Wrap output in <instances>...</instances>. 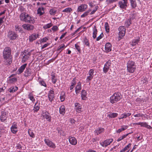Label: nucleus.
<instances>
[{
	"label": "nucleus",
	"instance_id": "aec40b11",
	"mask_svg": "<svg viewBox=\"0 0 152 152\" xmlns=\"http://www.w3.org/2000/svg\"><path fill=\"white\" fill-rule=\"evenodd\" d=\"M11 130L12 132L15 134L17 132L18 129L17 128V125L15 122H14L11 127Z\"/></svg>",
	"mask_w": 152,
	"mask_h": 152
},
{
	"label": "nucleus",
	"instance_id": "423d86ee",
	"mask_svg": "<svg viewBox=\"0 0 152 152\" xmlns=\"http://www.w3.org/2000/svg\"><path fill=\"white\" fill-rule=\"evenodd\" d=\"M44 142L45 144L49 147L53 149L56 148V144L49 139H45L44 140Z\"/></svg>",
	"mask_w": 152,
	"mask_h": 152
},
{
	"label": "nucleus",
	"instance_id": "864d4df0",
	"mask_svg": "<svg viewBox=\"0 0 152 152\" xmlns=\"http://www.w3.org/2000/svg\"><path fill=\"white\" fill-rule=\"evenodd\" d=\"M65 47L64 44L61 45V46L58 47V50L61 51H62L64 48H65Z\"/></svg>",
	"mask_w": 152,
	"mask_h": 152
},
{
	"label": "nucleus",
	"instance_id": "cd10ccee",
	"mask_svg": "<svg viewBox=\"0 0 152 152\" xmlns=\"http://www.w3.org/2000/svg\"><path fill=\"white\" fill-rule=\"evenodd\" d=\"M128 127V126L127 125H122L121 126V128L117 130L116 132L118 133H120L121 132L127 129Z\"/></svg>",
	"mask_w": 152,
	"mask_h": 152
},
{
	"label": "nucleus",
	"instance_id": "5fc2aeb1",
	"mask_svg": "<svg viewBox=\"0 0 152 152\" xmlns=\"http://www.w3.org/2000/svg\"><path fill=\"white\" fill-rule=\"evenodd\" d=\"M76 83V78H74L73 80H72L71 85L74 86Z\"/></svg>",
	"mask_w": 152,
	"mask_h": 152
},
{
	"label": "nucleus",
	"instance_id": "f257e3e1",
	"mask_svg": "<svg viewBox=\"0 0 152 152\" xmlns=\"http://www.w3.org/2000/svg\"><path fill=\"white\" fill-rule=\"evenodd\" d=\"M11 53V50L9 47L5 48L3 51V56L6 65L10 64L12 62V57Z\"/></svg>",
	"mask_w": 152,
	"mask_h": 152
},
{
	"label": "nucleus",
	"instance_id": "58836bf2",
	"mask_svg": "<svg viewBox=\"0 0 152 152\" xmlns=\"http://www.w3.org/2000/svg\"><path fill=\"white\" fill-rule=\"evenodd\" d=\"M104 131V129L103 128H100L96 130L95 131V133L96 134H97L98 135L103 132Z\"/></svg>",
	"mask_w": 152,
	"mask_h": 152
},
{
	"label": "nucleus",
	"instance_id": "20e7f679",
	"mask_svg": "<svg viewBox=\"0 0 152 152\" xmlns=\"http://www.w3.org/2000/svg\"><path fill=\"white\" fill-rule=\"evenodd\" d=\"M121 97L120 93H115L110 97V102L112 104L115 103L120 100Z\"/></svg>",
	"mask_w": 152,
	"mask_h": 152
},
{
	"label": "nucleus",
	"instance_id": "49530a36",
	"mask_svg": "<svg viewBox=\"0 0 152 152\" xmlns=\"http://www.w3.org/2000/svg\"><path fill=\"white\" fill-rule=\"evenodd\" d=\"M128 135V134H126L122 136H121L117 140V141L118 142H119L120 141H121V140H123L125 137H126Z\"/></svg>",
	"mask_w": 152,
	"mask_h": 152
},
{
	"label": "nucleus",
	"instance_id": "e2e57ef3",
	"mask_svg": "<svg viewBox=\"0 0 152 152\" xmlns=\"http://www.w3.org/2000/svg\"><path fill=\"white\" fill-rule=\"evenodd\" d=\"M98 8V7L97 6L96 7L95 9L91 12L90 13V15H92V14H94V13L97 10Z\"/></svg>",
	"mask_w": 152,
	"mask_h": 152
},
{
	"label": "nucleus",
	"instance_id": "412c9836",
	"mask_svg": "<svg viewBox=\"0 0 152 152\" xmlns=\"http://www.w3.org/2000/svg\"><path fill=\"white\" fill-rule=\"evenodd\" d=\"M75 91L76 94H78L79 93L81 89V83L80 82L77 83V85L75 88Z\"/></svg>",
	"mask_w": 152,
	"mask_h": 152
},
{
	"label": "nucleus",
	"instance_id": "5701e85b",
	"mask_svg": "<svg viewBox=\"0 0 152 152\" xmlns=\"http://www.w3.org/2000/svg\"><path fill=\"white\" fill-rule=\"evenodd\" d=\"M26 66L27 64H25L22 65L19 68L17 71L18 74H19L22 72L26 67Z\"/></svg>",
	"mask_w": 152,
	"mask_h": 152
},
{
	"label": "nucleus",
	"instance_id": "f03ea898",
	"mask_svg": "<svg viewBox=\"0 0 152 152\" xmlns=\"http://www.w3.org/2000/svg\"><path fill=\"white\" fill-rule=\"evenodd\" d=\"M19 17L20 20L21 21L26 23H34L35 22L34 18L26 12L21 13Z\"/></svg>",
	"mask_w": 152,
	"mask_h": 152
},
{
	"label": "nucleus",
	"instance_id": "a878e982",
	"mask_svg": "<svg viewBox=\"0 0 152 152\" xmlns=\"http://www.w3.org/2000/svg\"><path fill=\"white\" fill-rule=\"evenodd\" d=\"M128 3L122 2V1H120L119 2L118 4L120 7L122 9H124L126 8L127 6V4Z\"/></svg>",
	"mask_w": 152,
	"mask_h": 152
},
{
	"label": "nucleus",
	"instance_id": "c03bdc74",
	"mask_svg": "<svg viewBox=\"0 0 152 152\" xmlns=\"http://www.w3.org/2000/svg\"><path fill=\"white\" fill-rule=\"evenodd\" d=\"M134 116L135 117H142V119L144 118H145V115L141 113H138L134 115Z\"/></svg>",
	"mask_w": 152,
	"mask_h": 152
},
{
	"label": "nucleus",
	"instance_id": "2eb2a0df",
	"mask_svg": "<svg viewBox=\"0 0 152 152\" xmlns=\"http://www.w3.org/2000/svg\"><path fill=\"white\" fill-rule=\"evenodd\" d=\"M23 28L28 31L32 30L34 28V26L32 25L25 24L22 25Z\"/></svg>",
	"mask_w": 152,
	"mask_h": 152
},
{
	"label": "nucleus",
	"instance_id": "0eeeda50",
	"mask_svg": "<svg viewBox=\"0 0 152 152\" xmlns=\"http://www.w3.org/2000/svg\"><path fill=\"white\" fill-rule=\"evenodd\" d=\"M118 30L119 31V37L121 39L125 35L126 29L124 26H121L118 28Z\"/></svg>",
	"mask_w": 152,
	"mask_h": 152
},
{
	"label": "nucleus",
	"instance_id": "e433bc0d",
	"mask_svg": "<svg viewBox=\"0 0 152 152\" xmlns=\"http://www.w3.org/2000/svg\"><path fill=\"white\" fill-rule=\"evenodd\" d=\"M132 144L131 143H129L124 148L122 149L120 152H125V151L128 150L129 148L131 146Z\"/></svg>",
	"mask_w": 152,
	"mask_h": 152
},
{
	"label": "nucleus",
	"instance_id": "9d476101",
	"mask_svg": "<svg viewBox=\"0 0 152 152\" xmlns=\"http://www.w3.org/2000/svg\"><path fill=\"white\" fill-rule=\"evenodd\" d=\"M42 116L44 119H46L48 121L50 122L51 121V116L49 113L47 112H43L42 114Z\"/></svg>",
	"mask_w": 152,
	"mask_h": 152
},
{
	"label": "nucleus",
	"instance_id": "de8ad7c7",
	"mask_svg": "<svg viewBox=\"0 0 152 152\" xmlns=\"http://www.w3.org/2000/svg\"><path fill=\"white\" fill-rule=\"evenodd\" d=\"M28 132L29 134V136L32 138H34L35 137V135L34 133L32 132L31 130L29 129L28 131Z\"/></svg>",
	"mask_w": 152,
	"mask_h": 152
},
{
	"label": "nucleus",
	"instance_id": "bf43d9fd",
	"mask_svg": "<svg viewBox=\"0 0 152 152\" xmlns=\"http://www.w3.org/2000/svg\"><path fill=\"white\" fill-rule=\"evenodd\" d=\"M52 83H53L54 84L55 83H56V80L55 78V76L54 75H52Z\"/></svg>",
	"mask_w": 152,
	"mask_h": 152
},
{
	"label": "nucleus",
	"instance_id": "dca6fc26",
	"mask_svg": "<svg viewBox=\"0 0 152 152\" xmlns=\"http://www.w3.org/2000/svg\"><path fill=\"white\" fill-rule=\"evenodd\" d=\"M136 124L137 125H140L142 127H145L149 129H152V127L150 125H148L147 123L146 122H140L137 123V124Z\"/></svg>",
	"mask_w": 152,
	"mask_h": 152
},
{
	"label": "nucleus",
	"instance_id": "b1692460",
	"mask_svg": "<svg viewBox=\"0 0 152 152\" xmlns=\"http://www.w3.org/2000/svg\"><path fill=\"white\" fill-rule=\"evenodd\" d=\"M7 118L6 113L4 111L1 112V115L0 117L1 120L2 122H4Z\"/></svg>",
	"mask_w": 152,
	"mask_h": 152
},
{
	"label": "nucleus",
	"instance_id": "c85d7f7f",
	"mask_svg": "<svg viewBox=\"0 0 152 152\" xmlns=\"http://www.w3.org/2000/svg\"><path fill=\"white\" fill-rule=\"evenodd\" d=\"M45 13L44 9L43 7H39L37 10V14L40 16L42 15Z\"/></svg>",
	"mask_w": 152,
	"mask_h": 152
},
{
	"label": "nucleus",
	"instance_id": "2f4dec72",
	"mask_svg": "<svg viewBox=\"0 0 152 152\" xmlns=\"http://www.w3.org/2000/svg\"><path fill=\"white\" fill-rule=\"evenodd\" d=\"M140 41V39L139 37H138L137 39H134L133 40L132 42L131 45L132 46H134L136 44H137Z\"/></svg>",
	"mask_w": 152,
	"mask_h": 152
},
{
	"label": "nucleus",
	"instance_id": "393cba45",
	"mask_svg": "<svg viewBox=\"0 0 152 152\" xmlns=\"http://www.w3.org/2000/svg\"><path fill=\"white\" fill-rule=\"evenodd\" d=\"M87 93L86 91L82 90L81 93V97L83 100H86L87 99L86 96Z\"/></svg>",
	"mask_w": 152,
	"mask_h": 152
},
{
	"label": "nucleus",
	"instance_id": "09e8293b",
	"mask_svg": "<svg viewBox=\"0 0 152 152\" xmlns=\"http://www.w3.org/2000/svg\"><path fill=\"white\" fill-rule=\"evenodd\" d=\"M56 10L52 9L50 10L49 12L51 15H54L56 14Z\"/></svg>",
	"mask_w": 152,
	"mask_h": 152
},
{
	"label": "nucleus",
	"instance_id": "a19ab883",
	"mask_svg": "<svg viewBox=\"0 0 152 152\" xmlns=\"http://www.w3.org/2000/svg\"><path fill=\"white\" fill-rule=\"evenodd\" d=\"M53 25L51 23H48L47 24L43 26V28L45 29H46L48 28H50Z\"/></svg>",
	"mask_w": 152,
	"mask_h": 152
},
{
	"label": "nucleus",
	"instance_id": "9b49d317",
	"mask_svg": "<svg viewBox=\"0 0 152 152\" xmlns=\"http://www.w3.org/2000/svg\"><path fill=\"white\" fill-rule=\"evenodd\" d=\"M88 8V5L86 4H82L79 6L77 9L78 12H83L86 10Z\"/></svg>",
	"mask_w": 152,
	"mask_h": 152
},
{
	"label": "nucleus",
	"instance_id": "680f3d73",
	"mask_svg": "<svg viewBox=\"0 0 152 152\" xmlns=\"http://www.w3.org/2000/svg\"><path fill=\"white\" fill-rule=\"evenodd\" d=\"M52 29L54 31H56L58 29V28L57 26H53L52 27Z\"/></svg>",
	"mask_w": 152,
	"mask_h": 152
},
{
	"label": "nucleus",
	"instance_id": "f704fd0d",
	"mask_svg": "<svg viewBox=\"0 0 152 152\" xmlns=\"http://www.w3.org/2000/svg\"><path fill=\"white\" fill-rule=\"evenodd\" d=\"M18 89V88L16 86H12L8 90L10 93H13L16 91Z\"/></svg>",
	"mask_w": 152,
	"mask_h": 152
},
{
	"label": "nucleus",
	"instance_id": "6ab92c4d",
	"mask_svg": "<svg viewBox=\"0 0 152 152\" xmlns=\"http://www.w3.org/2000/svg\"><path fill=\"white\" fill-rule=\"evenodd\" d=\"M8 36L11 39H15L17 37V34L12 31H10L8 32Z\"/></svg>",
	"mask_w": 152,
	"mask_h": 152
},
{
	"label": "nucleus",
	"instance_id": "3c124183",
	"mask_svg": "<svg viewBox=\"0 0 152 152\" xmlns=\"http://www.w3.org/2000/svg\"><path fill=\"white\" fill-rule=\"evenodd\" d=\"M39 84L41 86H43L44 87H46V85L45 82L42 80H39Z\"/></svg>",
	"mask_w": 152,
	"mask_h": 152
},
{
	"label": "nucleus",
	"instance_id": "8fccbe9b",
	"mask_svg": "<svg viewBox=\"0 0 152 152\" xmlns=\"http://www.w3.org/2000/svg\"><path fill=\"white\" fill-rule=\"evenodd\" d=\"M48 37H45L41 39L40 40V42L41 44L43 43L46 42L48 40Z\"/></svg>",
	"mask_w": 152,
	"mask_h": 152
},
{
	"label": "nucleus",
	"instance_id": "79ce46f5",
	"mask_svg": "<svg viewBox=\"0 0 152 152\" xmlns=\"http://www.w3.org/2000/svg\"><path fill=\"white\" fill-rule=\"evenodd\" d=\"M104 27L106 32H108L110 31V28L109 24L107 22H106L105 23Z\"/></svg>",
	"mask_w": 152,
	"mask_h": 152
},
{
	"label": "nucleus",
	"instance_id": "69168bd1",
	"mask_svg": "<svg viewBox=\"0 0 152 152\" xmlns=\"http://www.w3.org/2000/svg\"><path fill=\"white\" fill-rule=\"evenodd\" d=\"M49 43H47L45 44L42 47V49H43L47 47L49 45Z\"/></svg>",
	"mask_w": 152,
	"mask_h": 152
},
{
	"label": "nucleus",
	"instance_id": "72a5a7b5",
	"mask_svg": "<svg viewBox=\"0 0 152 152\" xmlns=\"http://www.w3.org/2000/svg\"><path fill=\"white\" fill-rule=\"evenodd\" d=\"M118 115V114L116 113H110L107 115V116L110 118H115Z\"/></svg>",
	"mask_w": 152,
	"mask_h": 152
},
{
	"label": "nucleus",
	"instance_id": "1a4fd4ad",
	"mask_svg": "<svg viewBox=\"0 0 152 152\" xmlns=\"http://www.w3.org/2000/svg\"><path fill=\"white\" fill-rule=\"evenodd\" d=\"M21 54L22 56L24 55V56H23L22 59V62L24 63L29 59L31 55V53L30 52H28L26 53L25 52H24L21 53Z\"/></svg>",
	"mask_w": 152,
	"mask_h": 152
},
{
	"label": "nucleus",
	"instance_id": "4468645a",
	"mask_svg": "<svg viewBox=\"0 0 152 152\" xmlns=\"http://www.w3.org/2000/svg\"><path fill=\"white\" fill-rule=\"evenodd\" d=\"M110 61H108L106 62V64H104L103 69V71L105 73H107L109 70L110 69Z\"/></svg>",
	"mask_w": 152,
	"mask_h": 152
},
{
	"label": "nucleus",
	"instance_id": "774afa93",
	"mask_svg": "<svg viewBox=\"0 0 152 152\" xmlns=\"http://www.w3.org/2000/svg\"><path fill=\"white\" fill-rule=\"evenodd\" d=\"M75 121L74 119H71L70 120V122L72 124H75Z\"/></svg>",
	"mask_w": 152,
	"mask_h": 152
},
{
	"label": "nucleus",
	"instance_id": "c756f323",
	"mask_svg": "<svg viewBox=\"0 0 152 152\" xmlns=\"http://www.w3.org/2000/svg\"><path fill=\"white\" fill-rule=\"evenodd\" d=\"M66 111L65 107L64 105L61 106L59 108V113L61 114L64 115Z\"/></svg>",
	"mask_w": 152,
	"mask_h": 152
},
{
	"label": "nucleus",
	"instance_id": "ea45409f",
	"mask_svg": "<svg viewBox=\"0 0 152 152\" xmlns=\"http://www.w3.org/2000/svg\"><path fill=\"white\" fill-rule=\"evenodd\" d=\"M131 5L132 8H135L137 6L136 1L134 0H129Z\"/></svg>",
	"mask_w": 152,
	"mask_h": 152
},
{
	"label": "nucleus",
	"instance_id": "473e14b6",
	"mask_svg": "<svg viewBox=\"0 0 152 152\" xmlns=\"http://www.w3.org/2000/svg\"><path fill=\"white\" fill-rule=\"evenodd\" d=\"M39 104L37 102H36L34 107L33 110L34 112H37L39 109Z\"/></svg>",
	"mask_w": 152,
	"mask_h": 152
},
{
	"label": "nucleus",
	"instance_id": "6e6552de",
	"mask_svg": "<svg viewBox=\"0 0 152 152\" xmlns=\"http://www.w3.org/2000/svg\"><path fill=\"white\" fill-rule=\"evenodd\" d=\"M113 139H110L100 142V144L102 146L106 147L108 145H110V143L113 142Z\"/></svg>",
	"mask_w": 152,
	"mask_h": 152
},
{
	"label": "nucleus",
	"instance_id": "052dcab7",
	"mask_svg": "<svg viewBox=\"0 0 152 152\" xmlns=\"http://www.w3.org/2000/svg\"><path fill=\"white\" fill-rule=\"evenodd\" d=\"M75 47L76 49L77 50L78 52H80V47L77 44H75Z\"/></svg>",
	"mask_w": 152,
	"mask_h": 152
},
{
	"label": "nucleus",
	"instance_id": "4be33fe9",
	"mask_svg": "<svg viewBox=\"0 0 152 152\" xmlns=\"http://www.w3.org/2000/svg\"><path fill=\"white\" fill-rule=\"evenodd\" d=\"M112 45L110 43H107L106 44L105 46V49L106 52H109L111 50Z\"/></svg>",
	"mask_w": 152,
	"mask_h": 152
},
{
	"label": "nucleus",
	"instance_id": "0e129e2a",
	"mask_svg": "<svg viewBox=\"0 0 152 152\" xmlns=\"http://www.w3.org/2000/svg\"><path fill=\"white\" fill-rule=\"evenodd\" d=\"M18 10L19 11H20L21 12H23L24 11V8L22 6H20L19 7Z\"/></svg>",
	"mask_w": 152,
	"mask_h": 152
},
{
	"label": "nucleus",
	"instance_id": "c9c22d12",
	"mask_svg": "<svg viewBox=\"0 0 152 152\" xmlns=\"http://www.w3.org/2000/svg\"><path fill=\"white\" fill-rule=\"evenodd\" d=\"M65 98V94L64 92L62 91L61 92L60 96V99L61 102L64 100Z\"/></svg>",
	"mask_w": 152,
	"mask_h": 152
},
{
	"label": "nucleus",
	"instance_id": "f8f14e48",
	"mask_svg": "<svg viewBox=\"0 0 152 152\" xmlns=\"http://www.w3.org/2000/svg\"><path fill=\"white\" fill-rule=\"evenodd\" d=\"M39 34L34 33L29 36V40L30 42H32L39 38Z\"/></svg>",
	"mask_w": 152,
	"mask_h": 152
},
{
	"label": "nucleus",
	"instance_id": "39448f33",
	"mask_svg": "<svg viewBox=\"0 0 152 152\" xmlns=\"http://www.w3.org/2000/svg\"><path fill=\"white\" fill-rule=\"evenodd\" d=\"M94 70L93 69H90L87 75L86 79V83H89L93 79L94 75Z\"/></svg>",
	"mask_w": 152,
	"mask_h": 152
},
{
	"label": "nucleus",
	"instance_id": "6e6d98bb",
	"mask_svg": "<svg viewBox=\"0 0 152 152\" xmlns=\"http://www.w3.org/2000/svg\"><path fill=\"white\" fill-rule=\"evenodd\" d=\"M104 36V34L102 33L100 35L98 36L97 38H96V40L97 41H98L99 40H100Z\"/></svg>",
	"mask_w": 152,
	"mask_h": 152
},
{
	"label": "nucleus",
	"instance_id": "7ed1b4c3",
	"mask_svg": "<svg viewBox=\"0 0 152 152\" xmlns=\"http://www.w3.org/2000/svg\"><path fill=\"white\" fill-rule=\"evenodd\" d=\"M127 70L129 73H133L136 69L135 62L133 61H129L127 63Z\"/></svg>",
	"mask_w": 152,
	"mask_h": 152
},
{
	"label": "nucleus",
	"instance_id": "338daca9",
	"mask_svg": "<svg viewBox=\"0 0 152 152\" xmlns=\"http://www.w3.org/2000/svg\"><path fill=\"white\" fill-rule=\"evenodd\" d=\"M117 148V146H115L113 147V148H111V149H110V151H112L113 150H115Z\"/></svg>",
	"mask_w": 152,
	"mask_h": 152
},
{
	"label": "nucleus",
	"instance_id": "a18cd8bd",
	"mask_svg": "<svg viewBox=\"0 0 152 152\" xmlns=\"http://www.w3.org/2000/svg\"><path fill=\"white\" fill-rule=\"evenodd\" d=\"M72 9L70 7H68L64 10L62 11V12H63L69 13L72 12Z\"/></svg>",
	"mask_w": 152,
	"mask_h": 152
},
{
	"label": "nucleus",
	"instance_id": "7c9ffc66",
	"mask_svg": "<svg viewBox=\"0 0 152 152\" xmlns=\"http://www.w3.org/2000/svg\"><path fill=\"white\" fill-rule=\"evenodd\" d=\"M92 28L93 37L94 39H95L96 38L97 31L95 26L92 27Z\"/></svg>",
	"mask_w": 152,
	"mask_h": 152
},
{
	"label": "nucleus",
	"instance_id": "a211bd4d",
	"mask_svg": "<svg viewBox=\"0 0 152 152\" xmlns=\"http://www.w3.org/2000/svg\"><path fill=\"white\" fill-rule=\"evenodd\" d=\"M48 97L49 101L52 102L54 98V92L53 90L50 91L48 94Z\"/></svg>",
	"mask_w": 152,
	"mask_h": 152
},
{
	"label": "nucleus",
	"instance_id": "4d7b16f0",
	"mask_svg": "<svg viewBox=\"0 0 152 152\" xmlns=\"http://www.w3.org/2000/svg\"><path fill=\"white\" fill-rule=\"evenodd\" d=\"M131 24V21L130 20H128L126 21L125 23V25L126 26H129Z\"/></svg>",
	"mask_w": 152,
	"mask_h": 152
},
{
	"label": "nucleus",
	"instance_id": "603ef678",
	"mask_svg": "<svg viewBox=\"0 0 152 152\" xmlns=\"http://www.w3.org/2000/svg\"><path fill=\"white\" fill-rule=\"evenodd\" d=\"M28 98L30 99L31 100L32 102H34L35 101V99L34 96L32 94H29L28 95Z\"/></svg>",
	"mask_w": 152,
	"mask_h": 152
},
{
	"label": "nucleus",
	"instance_id": "13d9d810",
	"mask_svg": "<svg viewBox=\"0 0 152 152\" xmlns=\"http://www.w3.org/2000/svg\"><path fill=\"white\" fill-rule=\"evenodd\" d=\"M89 13V11H87L86 12H85L82 15H81V17L82 18H84L86 16H87L88 13Z\"/></svg>",
	"mask_w": 152,
	"mask_h": 152
},
{
	"label": "nucleus",
	"instance_id": "4c0bfd02",
	"mask_svg": "<svg viewBox=\"0 0 152 152\" xmlns=\"http://www.w3.org/2000/svg\"><path fill=\"white\" fill-rule=\"evenodd\" d=\"M83 43L85 46L88 47H90V43L89 41L86 38H85L84 39Z\"/></svg>",
	"mask_w": 152,
	"mask_h": 152
},
{
	"label": "nucleus",
	"instance_id": "ddd939ff",
	"mask_svg": "<svg viewBox=\"0 0 152 152\" xmlns=\"http://www.w3.org/2000/svg\"><path fill=\"white\" fill-rule=\"evenodd\" d=\"M74 105L75 106V109L77 112L80 113L82 112L81 105L79 103L75 102V103Z\"/></svg>",
	"mask_w": 152,
	"mask_h": 152
},
{
	"label": "nucleus",
	"instance_id": "37998d69",
	"mask_svg": "<svg viewBox=\"0 0 152 152\" xmlns=\"http://www.w3.org/2000/svg\"><path fill=\"white\" fill-rule=\"evenodd\" d=\"M17 81V79L15 77L9 78L8 81L10 83H13Z\"/></svg>",
	"mask_w": 152,
	"mask_h": 152
},
{
	"label": "nucleus",
	"instance_id": "f3484780",
	"mask_svg": "<svg viewBox=\"0 0 152 152\" xmlns=\"http://www.w3.org/2000/svg\"><path fill=\"white\" fill-rule=\"evenodd\" d=\"M69 141L70 144L72 145H75L77 143V140L75 138L73 137H69Z\"/></svg>",
	"mask_w": 152,
	"mask_h": 152
},
{
	"label": "nucleus",
	"instance_id": "bb28decb",
	"mask_svg": "<svg viewBox=\"0 0 152 152\" xmlns=\"http://www.w3.org/2000/svg\"><path fill=\"white\" fill-rule=\"evenodd\" d=\"M131 113H125L122 114L118 118V119L120 120L122 119L126 118L127 117L130 116L131 115Z\"/></svg>",
	"mask_w": 152,
	"mask_h": 152
}]
</instances>
